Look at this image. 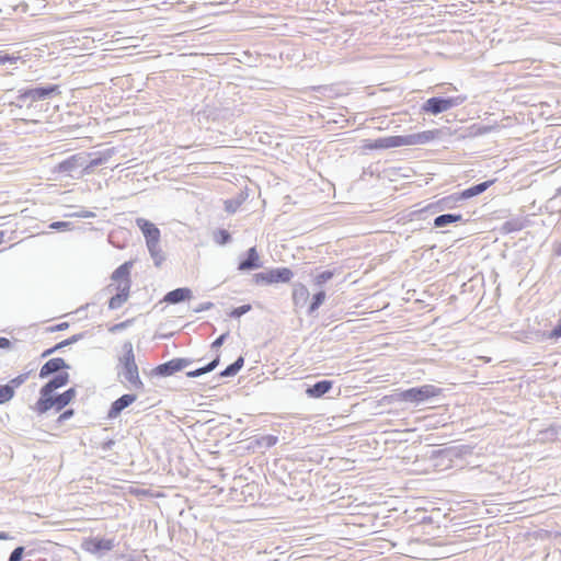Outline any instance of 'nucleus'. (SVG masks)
<instances>
[{
    "label": "nucleus",
    "instance_id": "obj_1",
    "mask_svg": "<svg viewBox=\"0 0 561 561\" xmlns=\"http://www.w3.org/2000/svg\"><path fill=\"white\" fill-rule=\"evenodd\" d=\"M76 394V389L69 388L68 390L60 394H49L45 398H39L36 402V411L39 414L46 413L51 408H55L56 411H61L66 405H68L72 401Z\"/></svg>",
    "mask_w": 561,
    "mask_h": 561
},
{
    "label": "nucleus",
    "instance_id": "obj_2",
    "mask_svg": "<svg viewBox=\"0 0 561 561\" xmlns=\"http://www.w3.org/2000/svg\"><path fill=\"white\" fill-rule=\"evenodd\" d=\"M440 392L442 389L434 385H423L421 387L407 389L399 396L402 401L420 404L439 396Z\"/></svg>",
    "mask_w": 561,
    "mask_h": 561
},
{
    "label": "nucleus",
    "instance_id": "obj_3",
    "mask_svg": "<svg viewBox=\"0 0 561 561\" xmlns=\"http://www.w3.org/2000/svg\"><path fill=\"white\" fill-rule=\"evenodd\" d=\"M85 153H76L62 160L55 167V171L67 176L79 179L85 175L84 171Z\"/></svg>",
    "mask_w": 561,
    "mask_h": 561
},
{
    "label": "nucleus",
    "instance_id": "obj_4",
    "mask_svg": "<svg viewBox=\"0 0 561 561\" xmlns=\"http://www.w3.org/2000/svg\"><path fill=\"white\" fill-rule=\"evenodd\" d=\"M465 96L443 98L433 96L430 98L423 105L422 111L433 115H438L446 112L455 106H458L465 102Z\"/></svg>",
    "mask_w": 561,
    "mask_h": 561
},
{
    "label": "nucleus",
    "instance_id": "obj_5",
    "mask_svg": "<svg viewBox=\"0 0 561 561\" xmlns=\"http://www.w3.org/2000/svg\"><path fill=\"white\" fill-rule=\"evenodd\" d=\"M294 276V273L288 267H277L266 272L256 273L253 275V280L257 285H268L274 283H288Z\"/></svg>",
    "mask_w": 561,
    "mask_h": 561
},
{
    "label": "nucleus",
    "instance_id": "obj_6",
    "mask_svg": "<svg viewBox=\"0 0 561 561\" xmlns=\"http://www.w3.org/2000/svg\"><path fill=\"white\" fill-rule=\"evenodd\" d=\"M59 85L57 84H48L45 87H35L31 89L20 90L18 100L20 102H26L30 100L31 102L47 100L51 98L54 94H59Z\"/></svg>",
    "mask_w": 561,
    "mask_h": 561
},
{
    "label": "nucleus",
    "instance_id": "obj_7",
    "mask_svg": "<svg viewBox=\"0 0 561 561\" xmlns=\"http://www.w3.org/2000/svg\"><path fill=\"white\" fill-rule=\"evenodd\" d=\"M116 547L114 538H101L90 537L84 539L81 543V548L96 557H103L106 552L113 550Z\"/></svg>",
    "mask_w": 561,
    "mask_h": 561
},
{
    "label": "nucleus",
    "instance_id": "obj_8",
    "mask_svg": "<svg viewBox=\"0 0 561 561\" xmlns=\"http://www.w3.org/2000/svg\"><path fill=\"white\" fill-rule=\"evenodd\" d=\"M193 359L191 358H173L169 362H165L163 364L158 365L152 370V375L159 376V377H168L172 376L173 374L183 370L184 368L192 365Z\"/></svg>",
    "mask_w": 561,
    "mask_h": 561
},
{
    "label": "nucleus",
    "instance_id": "obj_9",
    "mask_svg": "<svg viewBox=\"0 0 561 561\" xmlns=\"http://www.w3.org/2000/svg\"><path fill=\"white\" fill-rule=\"evenodd\" d=\"M114 152V149L110 148L101 152L85 153V173L91 174L94 168L106 163L113 157Z\"/></svg>",
    "mask_w": 561,
    "mask_h": 561
},
{
    "label": "nucleus",
    "instance_id": "obj_10",
    "mask_svg": "<svg viewBox=\"0 0 561 561\" xmlns=\"http://www.w3.org/2000/svg\"><path fill=\"white\" fill-rule=\"evenodd\" d=\"M117 374L118 377H123L128 382L126 388L144 391L145 385L139 377L138 366L122 367Z\"/></svg>",
    "mask_w": 561,
    "mask_h": 561
},
{
    "label": "nucleus",
    "instance_id": "obj_11",
    "mask_svg": "<svg viewBox=\"0 0 561 561\" xmlns=\"http://www.w3.org/2000/svg\"><path fill=\"white\" fill-rule=\"evenodd\" d=\"M69 381V374L67 371L58 373L48 382H46L39 390V398H45L64 386Z\"/></svg>",
    "mask_w": 561,
    "mask_h": 561
},
{
    "label": "nucleus",
    "instance_id": "obj_12",
    "mask_svg": "<svg viewBox=\"0 0 561 561\" xmlns=\"http://www.w3.org/2000/svg\"><path fill=\"white\" fill-rule=\"evenodd\" d=\"M131 282H121L116 286V295H114L108 301V308L115 310L121 308L129 297Z\"/></svg>",
    "mask_w": 561,
    "mask_h": 561
},
{
    "label": "nucleus",
    "instance_id": "obj_13",
    "mask_svg": "<svg viewBox=\"0 0 561 561\" xmlns=\"http://www.w3.org/2000/svg\"><path fill=\"white\" fill-rule=\"evenodd\" d=\"M137 400V396L134 393H126L116 399L107 413L108 419H115L117 417L123 410L128 408L131 403H134Z\"/></svg>",
    "mask_w": 561,
    "mask_h": 561
},
{
    "label": "nucleus",
    "instance_id": "obj_14",
    "mask_svg": "<svg viewBox=\"0 0 561 561\" xmlns=\"http://www.w3.org/2000/svg\"><path fill=\"white\" fill-rule=\"evenodd\" d=\"M136 226L141 230V232L146 239V243L153 241V240H160V236H161L160 230L151 221H149L145 218H137Z\"/></svg>",
    "mask_w": 561,
    "mask_h": 561
},
{
    "label": "nucleus",
    "instance_id": "obj_15",
    "mask_svg": "<svg viewBox=\"0 0 561 561\" xmlns=\"http://www.w3.org/2000/svg\"><path fill=\"white\" fill-rule=\"evenodd\" d=\"M69 365L61 357H55L47 360L39 370V378H47L48 376L60 371L61 369H68Z\"/></svg>",
    "mask_w": 561,
    "mask_h": 561
},
{
    "label": "nucleus",
    "instance_id": "obj_16",
    "mask_svg": "<svg viewBox=\"0 0 561 561\" xmlns=\"http://www.w3.org/2000/svg\"><path fill=\"white\" fill-rule=\"evenodd\" d=\"M405 145V139L402 136H391L385 138H378L374 142L367 145L369 149H388Z\"/></svg>",
    "mask_w": 561,
    "mask_h": 561
},
{
    "label": "nucleus",
    "instance_id": "obj_17",
    "mask_svg": "<svg viewBox=\"0 0 561 561\" xmlns=\"http://www.w3.org/2000/svg\"><path fill=\"white\" fill-rule=\"evenodd\" d=\"M262 266V262L260 261L259 253L255 247H252L247 252V257L240 261L238 265L239 271H251L256 270Z\"/></svg>",
    "mask_w": 561,
    "mask_h": 561
},
{
    "label": "nucleus",
    "instance_id": "obj_18",
    "mask_svg": "<svg viewBox=\"0 0 561 561\" xmlns=\"http://www.w3.org/2000/svg\"><path fill=\"white\" fill-rule=\"evenodd\" d=\"M493 183V181H485L478 183L469 188L463 190L460 192L457 196H450L449 198L454 201H461V199H469L473 196L482 194L484 191H486L490 185Z\"/></svg>",
    "mask_w": 561,
    "mask_h": 561
},
{
    "label": "nucleus",
    "instance_id": "obj_19",
    "mask_svg": "<svg viewBox=\"0 0 561 561\" xmlns=\"http://www.w3.org/2000/svg\"><path fill=\"white\" fill-rule=\"evenodd\" d=\"M333 387V381L328 379H322L317 381L314 385L309 386L306 389V394L309 398H321L325 393H328Z\"/></svg>",
    "mask_w": 561,
    "mask_h": 561
},
{
    "label": "nucleus",
    "instance_id": "obj_20",
    "mask_svg": "<svg viewBox=\"0 0 561 561\" xmlns=\"http://www.w3.org/2000/svg\"><path fill=\"white\" fill-rule=\"evenodd\" d=\"M191 297H192V290L186 287H181V288H176V289L169 291L164 296L163 300L168 304L175 305V304H180L186 299H190Z\"/></svg>",
    "mask_w": 561,
    "mask_h": 561
},
{
    "label": "nucleus",
    "instance_id": "obj_21",
    "mask_svg": "<svg viewBox=\"0 0 561 561\" xmlns=\"http://www.w3.org/2000/svg\"><path fill=\"white\" fill-rule=\"evenodd\" d=\"M435 138V131L426 130L404 137L405 145H424Z\"/></svg>",
    "mask_w": 561,
    "mask_h": 561
},
{
    "label": "nucleus",
    "instance_id": "obj_22",
    "mask_svg": "<svg viewBox=\"0 0 561 561\" xmlns=\"http://www.w3.org/2000/svg\"><path fill=\"white\" fill-rule=\"evenodd\" d=\"M133 266V262L128 261L119 265L112 274V280L118 282H131L130 280V270Z\"/></svg>",
    "mask_w": 561,
    "mask_h": 561
},
{
    "label": "nucleus",
    "instance_id": "obj_23",
    "mask_svg": "<svg viewBox=\"0 0 561 561\" xmlns=\"http://www.w3.org/2000/svg\"><path fill=\"white\" fill-rule=\"evenodd\" d=\"M123 350H124V354L122 357H119L121 368L129 367V366H137L131 342H129V341L125 342L123 345Z\"/></svg>",
    "mask_w": 561,
    "mask_h": 561
},
{
    "label": "nucleus",
    "instance_id": "obj_24",
    "mask_svg": "<svg viewBox=\"0 0 561 561\" xmlns=\"http://www.w3.org/2000/svg\"><path fill=\"white\" fill-rule=\"evenodd\" d=\"M462 220V215L460 214H443L438 215L434 218V227L435 228H443L448 225L458 222Z\"/></svg>",
    "mask_w": 561,
    "mask_h": 561
},
{
    "label": "nucleus",
    "instance_id": "obj_25",
    "mask_svg": "<svg viewBox=\"0 0 561 561\" xmlns=\"http://www.w3.org/2000/svg\"><path fill=\"white\" fill-rule=\"evenodd\" d=\"M159 243L160 240H153L146 243L156 266H160L164 261V255Z\"/></svg>",
    "mask_w": 561,
    "mask_h": 561
},
{
    "label": "nucleus",
    "instance_id": "obj_26",
    "mask_svg": "<svg viewBox=\"0 0 561 561\" xmlns=\"http://www.w3.org/2000/svg\"><path fill=\"white\" fill-rule=\"evenodd\" d=\"M219 360H220L219 355H217L207 365H205L203 367H199L197 369L187 371L186 376L190 377V378H196V377H199V376L205 375L207 373H210V371H213L219 365Z\"/></svg>",
    "mask_w": 561,
    "mask_h": 561
},
{
    "label": "nucleus",
    "instance_id": "obj_27",
    "mask_svg": "<svg viewBox=\"0 0 561 561\" xmlns=\"http://www.w3.org/2000/svg\"><path fill=\"white\" fill-rule=\"evenodd\" d=\"M309 298V290L304 284H296L293 290V300L296 306L302 305Z\"/></svg>",
    "mask_w": 561,
    "mask_h": 561
},
{
    "label": "nucleus",
    "instance_id": "obj_28",
    "mask_svg": "<svg viewBox=\"0 0 561 561\" xmlns=\"http://www.w3.org/2000/svg\"><path fill=\"white\" fill-rule=\"evenodd\" d=\"M244 365V358L239 356L232 364L228 365L224 370L220 371L219 376L222 378L236 376Z\"/></svg>",
    "mask_w": 561,
    "mask_h": 561
},
{
    "label": "nucleus",
    "instance_id": "obj_29",
    "mask_svg": "<svg viewBox=\"0 0 561 561\" xmlns=\"http://www.w3.org/2000/svg\"><path fill=\"white\" fill-rule=\"evenodd\" d=\"M324 299L325 293L323 290H320L317 294H314L308 309L309 314H312L314 311H317L319 307L323 304Z\"/></svg>",
    "mask_w": 561,
    "mask_h": 561
},
{
    "label": "nucleus",
    "instance_id": "obj_30",
    "mask_svg": "<svg viewBox=\"0 0 561 561\" xmlns=\"http://www.w3.org/2000/svg\"><path fill=\"white\" fill-rule=\"evenodd\" d=\"M497 128L496 125H472L470 127L471 134L473 136H482L486 135Z\"/></svg>",
    "mask_w": 561,
    "mask_h": 561
},
{
    "label": "nucleus",
    "instance_id": "obj_31",
    "mask_svg": "<svg viewBox=\"0 0 561 561\" xmlns=\"http://www.w3.org/2000/svg\"><path fill=\"white\" fill-rule=\"evenodd\" d=\"M334 274H335V271H330V270L323 271L314 277V284L317 286L321 287L327 282H329L334 276Z\"/></svg>",
    "mask_w": 561,
    "mask_h": 561
},
{
    "label": "nucleus",
    "instance_id": "obj_32",
    "mask_svg": "<svg viewBox=\"0 0 561 561\" xmlns=\"http://www.w3.org/2000/svg\"><path fill=\"white\" fill-rule=\"evenodd\" d=\"M214 239L215 241L220 244V245H225L227 244L228 242H230L231 240V236L230 233L226 230V229H218L215 233H214Z\"/></svg>",
    "mask_w": 561,
    "mask_h": 561
},
{
    "label": "nucleus",
    "instance_id": "obj_33",
    "mask_svg": "<svg viewBox=\"0 0 561 561\" xmlns=\"http://www.w3.org/2000/svg\"><path fill=\"white\" fill-rule=\"evenodd\" d=\"M277 442H278V437L275 435H271V434L263 435L257 440L260 446H264L266 448H271V447L275 446L277 444Z\"/></svg>",
    "mask_w": 561,
    "mask_h": 561
},
{
    "label": "nucleus",
    "instance_id": "obj_34",
    "mask_svg": "<svg viewBox=\"0 0 561 561\" xmlns=\"http://www.w3.org/2000/svg\"><path fill=\"white\" fill-rule=\"evenodd\" d=\"M28 375H30V373L21 374V375L16 376L15 378L11 379L5 386L11 387L12 391L14 392L15 388L20 387L27 380Z\"/></svg>",
    "mask_w": 561,
    "mask_h": 561
},
{
    "label": "nucleus",
    "instance_id": "obj_35",
    "mask_svg": "<svg viewBox=\"0 0 561 561\" xmlns=\"http://www.w3.org/2000/svg\"><path fill=\"white\" fill-rule=\"evenodd\" d=\"M13 398V391L9 386H0V404L10 401Z\"/></svg>",
    "mask_w": 561,
    "mask_h": 561
},
{
    "label": "nucleus",
    "instance_id": "obj_36",
    "mask_svg": "<svg viewBox=\"0 0 561 561\" xmlns=\"http://www.w3.org/2000/svg\"><path fill=\"white\" fill-rule=\"evenodd\" d=\"M250 310H251V305H242L240 307L232 309V311L230 312V317L240 318L241 316L245 314Z\"/></svg>",
    "mask_w": 561,
    "mask_h": 561
},
{
    "label": "nucleus",
    "instance_id": "obj_37",
    "mask_svg": "<svg viewBox=\"0 0 561 561\" xmlns=\"http://www.w3.org/2000/svg\"><path fill=\"white\" fill-rule=\"evenodd\" d=\"M133 320L128 319V320H125L123 322H119V323H116V324H113L108 331L111 333H116V332H119V331H123L125 329H127L130 324H131Z\"/></svg>",
    "mask_w": 561,
    "mask_h": 561
},
{
    "label": "nucleus",
    "instance_id": "obj_38",
    "mask_svg": "<svg viewBox=\"0 0 561 561\" xmlns=\"http://www.w3.org/2000/svg\"><path fill=\"white\" fill-rule=\"evenodd\" d=\"M23 553L24 547L19 546L15 549H13V551L10 553L8 561H22Z\"/></svg>",
    "mask_w": 561,
    "mask_h": 561
},
{
    "label": "nucleus",
    "instance_id": "obj_39",
    "mask_svg": "<svg viewBox=\"0 0 561 561\" xmlns=\"http://www.w3.org/2000/svg\"><path fill=\"white\" fill-rule=\"evenodd\" d=\"M71 224L68 221H54L50 224L49 228L55 230H69Z\"/></svg>",
    "mask_w": 561,
    "mask_h": 561
},
{
    "label": "nucleus",
    "instance_id": "obj_40",
    "mask_svg": "<svg viewBox=\"0 0 561 561\" xmlns=\"http://www.w3.org/2000/svg\"><path fill=\"white\" fill-rule=\"evenodd\" d=\"M19 59H20V57H18V56H12V55H9V54H1L0 53V64H2V65L7 64V62L15 64Z\"/></svg>",
    "mask_w": 561,
    "mask_h": 561
},
{
    "label": "nucleus",
    "instance_id": "obj_41",
    "mask_svg": "<svg viewBox=\"0 0 561 561\" xmlns=\"http://www.w3.org/2000/svg\"><path fill=\"white\" fill-rule=\"evenodd\" d=\"M69 217H77V218H94L95 217V214L93 211H90V210H84V209H81L77 213H73L71 215H69Z\"/></svg>",
    "mask_w": 561,
    "mask_h": 561
},
{
    "label": "nucleus",
    "instance_id": "obj_42",
    "mask_svg": "<svg viewBox=\"0 0 561 561\" xmlns=\"http://www.w3.org/2000/svg\"><path fill=\"white\" fill-rule=\"evenodd\" d=\"M229 336V332H225L222 333L221 335H219L213 343H211V348H218L220 347L227 340V337Z\"/></svg>",
    "mask_w": 561,
    "mask_h": 561
},
{
    "label": "nucleus",
    "instance_id": "obj_43",
    "mask_svg": "<svg viewBox=\"0 0 561 561\" xmlns=\"http://www.w3.org/2000/svg\"><path fill=\"white\" fill-rule=\"evenodd\" d=\"M214 307V304L210 302V301H206V302H202L199 304L198 306H196L193 311L195 313H198V312H202V311H206V310H209Z\"/></svg>",
    "mask_w": 561,
    "mask_h": 561
},
{
    "label": "nucleus",
    "instance_id": "obj_44",
    "mask_svg": "<svg viewBox=\"0 0 561 561\" xmlns=\"http://www.w3.org/2000/svg\"><path fill=\"white\" fill-rule=\"evenodd\" d=\"M75 414V411L72 409H68L64 411L57 419L58 423H64L65 421L71 419Z\"/></svg>",
    "mask_w": 561,
    "mask_h": 561
},
{
    "label": "nucleus",
    "instance_id": "obj_45",
    "mask_svg": "<svg viewBox=\"0 0 561 561\" xmlns=\"http://www.w3.org/2000/svg\"><path fill=\"white\" fill-rule=\"evenodd\" d=\"M549 337L554 340L561 337V319L559 320L558 324L550 331Z\"/></svg>",
    "mask_w": 561,
    "mask_h": 561
},
{
    "label": "nucleus",
    "instance_id": "obj_46",
    "mask_svg": "<svg viewBox=\"0 0 561 561\" xmlns=\"http://www.w3.org/2000/svg\"><path fill=\"white\" fill-rule=\"evenodd\" d=\"M83 336H84V333H78V334H75V335H72V336H70V337H68V339H66V343H67L68 345L75 344V343H77L78 341H80L81 339H83Z\"/></svg>",
    "mask_w": 561,
    "mask_h": 561
},
{
    "label": "nucleus",
    "instance_id": "obj_47",
    "mask_svg": "<svg viewBox=\"0 0 561 561\" xmlns=\"http://www.w3.org/2000/svg\"><path fill=\"white\" fill-rule=\"evenodd\" d=\"M226 210L228 213H234L238 208V203L233 202V201H227L226 203Z\"/></svg>",
    "mask_w": 561,
    "mask_h": 561
},
{
    "label": "nucleus",
    "instance_id": "obj_48",
    "mask_svg": "<svg viewBox=\"0 0 561 561\" xmlns=\"http://www.w3.org/2000/svg\"><path fill=\"white\" fill-rule=\"evenodd\" d=\"M11 346L12 343L9 339L0 336V348L9 350Z\"/></svg>",
    "mask_w": 561,
    "mask_h": 561
},
{
    "label": "nucleus",
    "instance_id": "obj_49",
    "mask_svg": "<svg viewBox=\"0 0 561 561\" xmlns=\"http://www.w3.org/2000/svg\"><path fill=\"white\" fill-rule=\"evenodd\" d=\"M68 328H69V323L68 322H61V323H58L55 327L50 328V331L51 332H54V331H64V330H66Z\"/></svg>",
    "mask_w": 561,
    "mask_h": 561
},
{
    "label": "nucleus",
    "instance_id": "obj_50",
    "mask_svg": "<svg viewBox=\"0 0 561 561\" xmlns=\"http://www.w3.org/2000/svg\"><path fill=\"white\" fill-rule=\"evenodd\" d=\"M115 445V442L113 439H108L102 444L103 450H111L113 446Z\"/></svg>",
    "mask_w": 561,
    "mask_h": 561
},
{
    "label": "nucleus",
    "instance_id": "obj_51",
    "mask_svg": "<svg viewBox=\"0 0 561 561\" xmlns=\"http://www.w3.org/2000/svg\"><path fill=\"white\" fill-rule=\"evenodd\" d=\"M68 346V344L66 343V340L57 343L55 346H54V350L57 352L58 350H61L64 347Z\"/></svg>",
    "mask_w": 561,
    "mask_h": 561
},
{
    "label": "nucleus",
    "instance_id": "obj_52",
    "mask_svg": "<svg viewBox=\"0 0 561 561\" xmlns=\"http://www.w3.org/2000/svg\"><path fill=\"white\" fill-rule=\"evenodd\" d=\"M56 351L54 350V346L46 350L43 354H42V357H46V356H49L50 354L55 353Z\"/></svg>",
    "mask_w": 561,
    "mask_h": 561
},
{
    "label": "nucleus",
    "instance_id": "obj_53",
    "mask_svg": "<svg viewBox=\"0 0 561 561\" xmlns=\"http://www.w3.org/2000/svg\"><path fill=\"white\" fill-rule=\"evenodd\" d=\"M4 239V232L0 231V244L3 242Z\"/></svg>",
    "mask_w": 561,
    "mask_h": 561
},
{
    "label": "nucleus",
    "instance_id": "obj_54",
    "mask_svg": "<svg viewBox=\"0 0 561 561\" xmlns=\"http://www.w3.org/2000/svg\"><path fill=\"white\" fill-rule=\"evenodd\" d=\"M557 254H558V255H561V242H560V245H559V248H558V250H557Z\"/></svg>",
    "mask_w": 561,
    "mask_h": 561
},
{
    "label": "nucleus",
    "instance_id": "obj_55",
    "mask_svg": "<svg viewBox=\"0 0 561 561\" xmlns=\"http://www.w3.org/2000/svg\"><path fill=\"white\" fill-rule=\"evenodd\" d=\"M5 538H7V536L3 533H1L0 534V539H5Z\"/></svg>",
    "mask_w": 561,
    "mask_h": 561
},
{
    "label": "nucleus",
    "instance_id": "obj_56",
    "mask_svg": "<svg viewBox=\"0 0 561 561\" xmlns=\"http://www.w3.org/2000/svg\"><path fill=\"white\" fill-rule=\"evenodd\" d=\"M557 195H561V186L557 190Z\"/></svg>",
    "mask_w": 561,
    "mask_h": 561
}]
</instances>
